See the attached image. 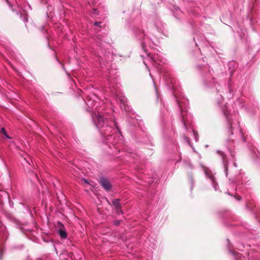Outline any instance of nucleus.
<instances>
[{
    "instance_id": "obj_3",
    "label": "nucleus",
    "mask_w": 260,
    "mask_h": 260,
    "mask_svg": "<svg viewBox=\"0 0 260 260\" xmlns=\"http://www.w3.org/2000/svg\"><path fill=\"white\" fill-rule=\"evenodd\" d=\"M100 182L102 187L106 190H109L111 188V185L108 179L103 178L101 179Z\"/></svg>"
},
{
    "instance_id": "obj_5",
    "label": "nucleus",
    "mask_w": 260,
    "mask_h": 260,
    "mask_svg": "<svg viewBox=\"0 0 260 260\" xmlns=\"http://www.w3.org/2000/svg\"><path fill=\"white\" fill-rule=\"evenodd\" d=\"M57 234L59 235L60 237L62 239H65L68 237V234L66 230L57 231Z\"/></svg>"
},
{
    "instance_id": "obj_16",
    "label": "nucleus",
    "mask_w": 260,
    "mask_h": 260,
    "mask_svg": "<svg viewBox=\"0 0 260 260\" xmlns=\"http://www.w3.org/2000/svg\"><path fill=\"white\" fill-rule=\"evenodd\" d=\"M144 63H145L146 67L148 68L147 65H146V64L145 63V62H144Z\"/></svg>"
},
{
    "instance_id": "obj_15",
    "label": "nucleus",
    "mask_w": 260,
    "mask_h": 260,
    "mask_svg": "<svg viewBox=\"0 0 260 260\" xmlns=\"http://www.w3.org/2000/svg\"><path fill=\"white\" fill-rule=\"evenodd\" d=\"M178 105H179V106L180 108L181 109V108H181V104L180 103V102H178Z\"/></svg>"
},
{
    "instance_id": "obj_2",
    "label": "nucleus",
    "mask_w": 260,
    "mask_h": 260,
    "mask_svg": "<svg viewBox=\"0 0 260 260\" xmlns=\"http://www.w3.org/2000/svg\"><path fill=\"white\" fill-rule=\"evenodd\" d=\"M217 153L219 155L222 160V164L224 167V171L226 176L228 175V161L226 160V156L225 153L220 150L217 151Z\"/></svg>"
},
{
    "instance_id": "obj_9",
    "label": "nucleus",
    "mask_w": 260,
    "mask_h": 260,
    "mask_svg": "<svg viewBox=\"0 0 260 260\" xmlns=\"http://www.w3.org/2000/svg\"><path fill=\"white\" fill-rule=\"evenodd\" d=\"M57 231L66 229L64 225L60 221H57L56 224Z\"/></svg>"
},
{
    "instance_id": "obj_8",
    "label": "nucleus",
    "mask_w": 260,
    "mask_h": 260,
    "mask_svg": "<svg viewBox=\"0 0 260 260\" xmlns=\"http://www.w3.org/2000/svg\"><path fill=\"white\" fill-rule=\"evenodd\" d=\"M86 103L89 108H93L96 104L94 101H91L90 100H87Z\"/></svg>"
},
{
    "instance_id": "obj_10",
    "label": "nucleus",
    "mask_w": 260,
    "mask_h": 260,
    "mask_svg": "<svg viewBox=\"0 0 260 260\" xmlns=\"http://www.w3.org/2000/svg\"><path fill=\"white\" fill-rule=\"evenodd\" d=\"M1 132L6 136L7 138L11 139V137L7 134L4 127H2L1 129Z\"/></svg>"
},
{
    "instance_id": "obj_14",
    "label": "nucleus",
    "mask_w": 260,
    "mask_h": 260,
    "mask_svg": "<svg viewBox=\"0 0 260 260\" xmlns=\"http://www.w3.org/2000/svg\"><path fill=\"white\" fill-rule=\"evenodd\" d=\"M24 159L26 161L27 164H29V161L27 160L25 157H24Z\"/></svg>"
},
{
    "instance_id": "obj_6",
    "label": "nucleus",
    "mask_w": 260,
    "mask_h": 260,
    "mask_svg": "<svg viewBox=\"0 0 260 260\" xmlns=\"http://www.w3.org/2000/svg\"><path fill=\"white\" fill-rule=\"evenodd\" d=\"M119 203H120V200L118 199H115L112 201L113 205L116 208L118 212H119V210H120V209L121 208V207L119 205Z\"/></svg>"
},
{
    "instance_id": "obj_12",
    "label": "nucleus",
    "mask_w": 260,
    "mask_h": 260,
    "mask_svg": "<svg viewBox=\"0 0 260 260\" xmlns=\"http://www.w3.org/2000/svg\"><path fill=\"white\" fill-rule=\"evenodd\" d=\"M142 47L143 50L144 51H146V43L145 42L142 43Z\"/></svg>"
},
{
    "instance_id": "obj_1",
    "label": "nucleus",
    "mask_w": 260,
    "mask_h": 260,
    "mask_svg": "<svg viewBox=\"0 0 260 260\" xmlns=\"http://www.w3.org/2000/svg\"><path fill=\"white\" fill-rule=\"evenodd\" d=\"M92 120L99 129L103 137L104 142L115 146L117 143V139L114 135L117 132L116 122L111 118L107 119L100 113L92 115Z\"/></svg>"
},
{
    "instance_id": "obj_11",
    "label": "nucleus",
    "mask_w": 260,
    "mask_h": 260,
    "mask_svg": "<svg viewBox=\"0 0 260 260\" xmlns=\"http://www.w3.org/2000/svg\"><path fill=\"white\" fill-rule=\"evenodd\" d=\"M225 116L226 117L229 123V124H230V128H232V122H231V121L230 120V118H229V117L226 114H225Z\"/></svg>"
},
{
    "instance_id": "obj_7",
    "label": "nucleus",
    "mask_w": 260,
    "mask_h": 260,
    "mask_svg": "<svg viewBox=\"0 0 260 260\" xmlns=\"http://www.w3.org/2000/svg\"><path fill=\"white\" fill-rule=\"evenodd\" d=\"M148 55L150 56L151 59L153 62H156V63H158L157 61L159 60V59L158 58V55L150 54Z\"/></svg>"
},
{
    "instance_id": "obj_4",
    "label": "nucleus",
    "mask_w": 260,
    "mask_h": 260,
    "mask_svg": "<svg viewBox=\"0 0 260 260\" xmlns=\"http://www.w3.org/2000/svg\"><path fill=\"white\" fill-rule=\"evenodd\" d=\"M182 114V121L183 123L184 126L187 129V123L188 122V114L186 111L181 110Z\"/></svg>"
},
{
    "instance_id": "obj_13",
    "label": "nucleus",
    "mask_w": 260,
    "mask_h": 260,
    "mask_svg": "<svg viewBox=\"0 0 260 260\" xmlns=\"http://www.w3.org/2000/svg\"><path fill=\"white\" fill-rule=\"evenodd\" d=\"M101 22H95L94 23V25L95 26H99L100 27H101Z\"/></svg>"
}]
</instances>
